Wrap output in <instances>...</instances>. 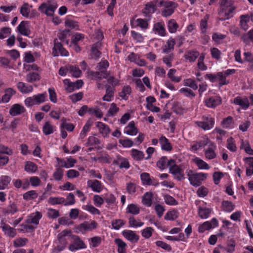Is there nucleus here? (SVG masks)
Listing matches in <instances>:
<instances>
[{"mask_svg":"<svg viewBox=\"0 0 253 253\" xmlns=\"http://www.w3.org/2000/svg\"><path fill=\"white\" fill-rule=\"evenodd\" d=\"M236 7L232 0H222L220 3V10L218 11L220 20L229 19L233 16Z\"/></svg>","mask_w":253,"mask_h":253,"instance_id":"f257e3e1","label":"nucleus"},{"mask_svg":"<svg viewBox=\"0 0 253 253\" xmlns=\"http://www.w3.org/2000/svg\"><path fill=\"white\" fill-rule=\"evenodd\" d=\"M57 3L54 0H49L42 3L38 8V10L47 16H52L57 7Z\"/></svg>","mask_w":253,"mask_h":253,"instance_id":"f03ea898","label":"nucleus"},{"mask_svg":"<svg viewBox=\"0 0 253 253\" xmlns=\"http://www.w3.org/2000/svg\"><path fill=\"white\" fill-rule=\"evenodd\" d=\"M169 172L174 176V178L181 181L184 178L183 169L180 166L176 165L175 161L171 159L168 162Z\"/></svg>","mask_w":253,"mask_h":253,"instance_id":"7ed1b4c3","label":"nucleus"},{"mask_svg":"<svg viewBox=\"0 0 253 253\" xmlns=\"http://www.w3.org/2000/svg\"><path fill=\"white\" fill-rule=\"evenodd\" d=\"M187 176L190 183L194 186H200L202 181L206 179L207 174L203 173H194L191 170H189L187 173Z\"/></svg>","mask_w":253,"mask_h":253,"instance_id":"20e7f679","label":"nucleus"},{"mask_svg":"<svg viewBox=\"0 0 253 253\" xmlns=\"http://www.w3.org/2000/svg\"><path fill=\"white\" fill-rule=\"evenodd\" d=\"M108 66L109 63L107 61H101L97 66V70H99L100 72H91L90 74L97 79L107 78L108 74L106 71V69Z\"/></svg>","mask_w":253,"mask_h":253,"instance_id":"39448f33","label":"nucleus"},{"mask_svg":"<svg viewBox=\"0 0 253 253\" xmlns=\"http://www.w3.org/2000/svg\"><path fill=\"white\" fill-rule=\"evenodd\" d=\"M159 4L160 6L164 7V9L162 11V16L166 17L170 16L177 6L176 3L171 1L162 0L160 1Z\"/></svg>","mask_w":253,"mask_h":253,"instance_id":"423d86ee","label":"nucleus"},{"mask_svg":"<svg viewBox=\"0 0 253 253\" xmlns=\"http://www.w3.org/2000/svg\"><path fill=\"white\" fill-rule=\"evenodd\" d=\"M71 233V231L65 230L58 234V239L59 242L60 243L61 245H58L57 247V248H55L53 250V253H57L58 252L62 251L65 249L67 244V242L66 241V239H65V237L66 236H68V235H70Z\"/></svg>","mask_w":253,"mask_h":253,"instance_id":"0eeeda50","label":"nucleus"},{"mask_svg":"<svg viewBox=\"0 0 253 253\" xmlns=\"http://www.w3.org/2000/svg\"><path fill=\"white\" fill-rule=\"evenodd\" d=\"M197 125L205 130H208L213 127L214 120L210 116H203V121L197 122Z\"/></svg>","mask_w":253,"mask_h":253,"instance_id":"6e6552de","label":"nucleus"},{"mask_svg":"<svg viewBox=\"0 0 253 253\" xmlns=\"http://www.w3.org/2000/svg\"><path fill=\"white\" fill-rule=\"evenodd\" d=\"M158 1V0H154V1L149 2L145 4L144 8L142 10V12L145 16H148L149 18H150L151 14L156 10V3Z\"/></svg>","mask_w":253,"mask_h":253,"instance_id":"1a4fd4ad","label":"nucleus"},{"mask_svg":"<svg viewBox=\"0 0 253 253\" xmlns=\"http://www.w3.org/2000/svg\"><path fill=\"white\" fill-rule=\"evenodd\" d=\"M74 239L73 243L71 244L69 247V249L71 251H74L79 249H84L86 248V246L84 242L81 240V239L77 236H73Z\"/></svg>","mask_w":253,"mask_h":253,"instance_id":"9d476101","label":"nucleus"},{"mask_svg":"<svg viewBox=\"0 0 253 253\" xmlns=\"http://www.w3.org/2000/svg\"><path fill=\"white\" fill-rule=\"evenodd\" d=\"M57 40H54V46L53 48V52L54 56H58L57 51H59L60 55L63 56H67L68 55V52L63 47L62 44L60 42H56Z\"/></svg>","mask_w":253,"mask_h":253,"instance_id":"9b49d317","label":"nucleus"},{"mask_svg":"<svg viewBox=\"0 0 253 253\" xmlns=\"http://www.w3.org/2000/svg\"><path fill=\"white\" fill-rule=\"evenodd\" d=\"M221 98L220 96H211L205 101L206 105L210 108H215L221 103Z\"/></svg>","mask_w":253,"mask_h":253,"instance_id":"f8f14e48","label":"nucleus"},{"mask_svg":"<svg viewBox=\"0 0 253 253\" xmlns=\"http://www.w3.org/2000/svg\"><path fill=\"white\" fill-rule=\"evenodd\" d=\"M0 227L4 232V234L7 236L11 238H13L15 236L16 234V230L10 227L8 224H6L3 221L0 222Z\"/></svg>","mask_w":253,"mask_h":253,"instance_id":"ddd939ff","label":"nucleus"},{"mask_svg":"<svg viewBox=\"0 0 253 253\" xmlns=\"http://www.w3.org/2000/svg\"><path fill=\"white\" fill-rule=\"evenodd\" d=\"M97 225V223L96 221L92 220L90 223L87 222H84V223L80 224L78 228L81 232L91 231L95 229Z\"/></svg>","mask_w":253,"mask_h":253,"instance_id":"4468645a","label":"nucleus"},{"mask_svg":"<svg viewBox=\"0 0 253 253\" xmlns=\"http://www.w3.org/2000/svg\"><path fill=\"white\" fill-rule=\"evenodd\" d=\"M123 235L128 240L132 243H136L139 240V237L135 232L130 230H125L122 232Z\"/></svg>","mask_w":253,"mask_h":253,"instance_id":"2eb2a0df","label":"nucleus"},{"mask_svg":"<svg viewBox=\"0 0 253 253\" xmlns=\"http://www.w3.org/2000/svg\"><path fill=\"white\" fill-rule=\"evenodd\" d=\"M88 187L91 188L94 192H100L103 188L101 183L96 180H89L87 182Z\"/></svg>","mask_w":253,"mask_h":253,"instance_id":"dca6fc26","label":"nucleus"},{"mask_svg":"<svg viewBox=\"0 0 253 253\" xmlns=\"http://www.w3.org/2000/svg\"><path fill=\"white\" fill-rule=\"evenodd\" d=\"M233 103L240 106L243 109H247L250 106V103L247 97L243 98L236 97L234 99Z\"/></svg>","mask_w":253,"mask_h":253,"instance_id":"f3484780","label":"nucleus"},{"mask_svg":"<svg viewBox=\"0 0 253 253\" xmlns=\"http://www.w3.org/2000/svg\"><path fill=\"white\" fill-rule=\"evenodd\" d=\"M215 148V145L214 144L211 143L209 145L208 148L205 150V155L207 159L211 160L216 157V155L214 152Z\"/></svg>","mask_w":253,"mask_h":253,"instance_id":"a211bd4d","label":"nucleus"},{"mask_svg":"<svg viewBox=\"0 0 253 253\" xmlns=\"http://www.w3.org/2000/svg\"><path fill=\"white\" fill-rule=\"evenodd\" d=\"M25 111L24 107L19 105V104H15L12 106L9 110V114L12 116H15L21 114Z\"/></svg>","mask_w":253,"mask_h":253,"instance_id":"6ab92c4d","label":"nucleus"},{"mask_svg":"<svg viewBox=\"0 0 253 253\" xmlns=\"http://www.w3.org/2000/svg\"><path fill=\"white\" fill-rule=\"evenodd\" d=\"M127 59L131 62H134L140 66H143L146 65V62L140 59L138 56L133 52H131L128 56Z\"/></svg>","mask_w":253,"mask_h":253,"instance_id":"aec40b11","label":"nucleus"},{"mask_svg":"<svg viewBox=\"0 0 253 253\" xmlns=\"http://www.w3.org/2000/svg\"><path fill=\"white\" fill-rule=\"evenodd\" d=\"M17 87L21 92L24 94L30 93L33 90V87L32 85H27L22 82H19L17 83Z\"/></svg>","mask_w":253,"mask_h":253,"instance_id":"412c9836","label":"nucleus"},{"mask_svg":"<svg viewBox=\"0 0 253 253\" xmlns=\"http://www.w3.org/2000/svg\"><path fill=\"white\" fill-rule=\"evenodd\" d=\"M18 32L22 35L28 36L30 34V30L28 28V23L27 21H22L17 27Z\"/></svg>","mask_w":253,"mask_h":253,"instance_id":"4be33fe9","label":"nucleus"},{"mask_svg":"<svg viewBox=\"0 0 253 253\" xmlns=\"http://www.w3.org/2000/svg\"><path fill=\"white\" fill-rule=\"evenodd\" d=\"M41 217V213L40 212L37 211L36 213L29 216L26 222L28 224H34L37 225L39 224V221Z\"/></svg>","mask_w":253,"mask_h":253,"instance_id":"5701e85b","label":"nucleus"},{"mask_svg":"<svg viewBox=\"0 0 253 253\" xmlns=\"http://www.w3.org/2000/svg\"><path fill=\"white\" fill-rule=\"evenodd\" d=\"M141 179L144 184L150 185H153L157 186L159 185L158 182H153L152 179L150 178L149 174L146 172L141 173L140 175Z\"/></svg>","mask_w":253,"mask_h":253,"instance_id":"b1692460","label":"nucleus"},{"mask_svg":"<svg viewBox=\"0 0 253 253\" xmlns=\"http://www.w3.org/2000/svg\"><path fill=\"white\" fill-rule=\"evenodd\" d=\"M16 93V91L13 88L9 87L5 89L4 94L1 97L2 102H8L11 96Z\"/></svg>","mask_w":253,"mask_h":253,"instance_id":"393cba45","label":"nucleus"},{"mask_svg":"<svg viewBox=\"0 0 253 253\" xmlns=\"http://www.w3.org/2000/svg\"><path fill=\"white\" fill-rule=\"evenodd\" d=\"M125 132L129 135H135L137 133L138 129L135 127V124L133 121H131L129 123L126 128Z\"/></svg>","mask_w":253,"mask_h":253,"instance_id":"a878e982","label":"nucleus"},{"mask_svg":"<svg viewBox=\"0 0 253 253\" xmlns=\"http://www.w3.org/2000/svg\"><path fill=\"white\" fill-rule=\"evenodd\" d=\"M55 130V126H53L49 121L45 122L42 127L43 133L45 135H49Z\"/></svg>","mask_w":253,"mask_h":253,"instance_id":"bb28decb","label":"nucleus"},{"mask_svg":"<svg viewBox=\"0 0 253 253\" xmlns=\"http://www.w3.org/2000/svg\"><path fill=\"white\" fill-rule=\"evenodd\" d=\"M16 204L14 202H10L6 208L3 209L2 211L5 214H14L18 211Z\"/></svg>","mask_w":253,"mask_h":253,"instance_id":"cd10ccee","label":"nucleus"},{"mask_svg":"<svg viewBox=\"0 0 253 253\" xmlns=\"http://www.w3.org/2000/svg\"><path fill=\"white\" fill-rule=\"evenodd\" d=\"M159 142L161 144L162 149L165 151H170L172 147L169 140L165 136H162L159 139Z\"/></svg>","mask_w":253,"mask_h":253,"instance_id":"c85d7f7f","label":"nucleus"},{"mask_svg":"<svg viewBox=\"0 0 253 253\" xmlns=\"http://www.w3.org/2000/svg\"><path fill=\"white\" fill-rule=\"evenodd\" d=\"M96 126L99 128V131L104 137L108 135L110 132L109 126L102 122H98Z\"/></svg>","mask_w":253,"mask_h":253,"instance_id":"c756f323","label":"nucleus"},{"mask_svg":"<svg viewBox=\"0 0 253 253\" xmlns=\"http://www.w3.org/2000/svg\"><path fill=\"white\" fill-rule=\"evenodd\" d=\"M199 53L196 51H188L185 52L184 58L189 62H194L198 57Z\"/></svg>","mask_w":253,"mask_h":253,"instance_id":"7c9ffc66","label":"nucleus"},{"mask_svg":"<svg viewBox=\"0 0 253 253\" xmlns=\"http://www.w3.org/2000/svg\"><path fill=\"white\" fill-rule=\"evenodd\" d=\"M24 169L27 172L34 173L37 170L38 166L34 163L28 161L25 163Z\"/></svg>","mask_w":253,"mask_h":253,"instance_id":"2f4dec72","label":"nucleus"},{"mask_svg":"<svg viewBox=\"0 0 253 253\" xmlns=\"http://www.w3.org/2000/svg\"><path fill=\"white\" fill-rule=\"evenodd\" d=\"M131 92V89L130 86H124L122 91L119 93V96L124 100H127L129 95Z\"/></svg>","mask_w":253,"mask_h":253,"instance_id":"473e14b6","label":"nucleus"},{"mask_svg":"<svg viewBox=\"0 0 253 253\" xmlns=\"http://www.w3.org/2000/svg\"><path fill=\"white\" fill-rule=\"evenodd\" d=\"M101 45L100 42H97L95 43L92 45L91 47V53L95 58H98L101 55V52L99 51Z\"/></svg>","mask_w":253,"mask_h":253,"instance_id":"72a5a7b5","label":"nucleus"},{"mask_svg":"<svg viewBox=\"0 0 253 253\" xmlns=\"http://www.w3.org/2000/svg\"><path fill=\"white\" fill-rule=\"evenodd\" d=\"M115 243L118 247V252L119 253H126V244L121 239L117 238L115 239Z\"/></svg>","mask_w":253,"mask_h":253,"instance_id":"f704fd0d","label":"nucleus"},{"mask_svg":"<svg viewBox=\"0 0 253 253\" xmlns=\"http://www.w3.org/2000/svg\"><path fill=\"white\" fill-rule=\"evenodd\" d=\"M175 44V40L173 39H170L167 42L166 44L163 48V51L164 53H168L173 49V46Z\"/></svg>","mask_w":253,"mask_h":253,"instance_id":"c9c22d12","label":"nucleus"},{"mask_svg":"<svg viewBox=\"0 0 253 253\" xmlns=\"http://www.w3.org/2000/svg\"><path fill=\"white\" fill-rule=\"evenodd\" d=\"M131 155L133 159L136 161L142 160L144 157L143 152L135 149L131 150Z\"/></svg>","mask_w":253,"mask_h":253,"instance_id":"e433bc0d","label":"nucleus"},{"mask_svg":"<svg viewBox=\"0 0 253 253\" xmlns=\"http://www.w3.org/2000/svg\"><path fill=\"white\" fill-rule=\"evenodd\" d=\"M183 85L184 86H188L193 90L197 89L198 86L196 81L191 78L186 79L183 80Z\"/></svg>","mask_w":253,"mask_h":253,"instance_id":"4c0bfd02","label":"nucleus"},{"mask_svg":"<svg viewBox=\"0 0 253 253\" xmlns=\"http://www.w3.org/2000/svg\"><path fill=\"white\" fill-rule=\"evenodd\" d=\"M11 177L4 175L0 178V190L4 189L9 184L11 181Z\"/></svg>","mask_w":253,"mask_h":253,"instance_id":"58836bf2","label":"nucleus"},{"mask_svg":"<svg viewBox=\"0 0 253 253\" xmlns=\"http://www.w3.org/2000/svg\"><path fill=\"white\" fill-rule=\"evenodd\" d=\"M153 29L157 32L158 34L162 36L165 35V29L164 24L162 23L158 22L154 24Z\"/></svg>","mask_w":253,"mask_h":253,"instance_id":"ea45409f","label":"nucleus"},{"mask_svg":"<svg viewBox=\"0 0 253 253\" xmlns=\"http://www.w3.org/2000/svg\"><path fill=\"white\" fill-rule=\"evenodd\" d=\"M223 210L227 212L232 211L235 208V205L230 201H223L222 202Z\"/></svg>","mask_w":253,"mask_h":253,"instance_id":"a19ab883","label":"nucleus"},{"mask_svg":"<svg viewBox=\"0 0 253 253\" xmlns=\"http://www.w3.org/2000/svg\"><path fill=\"white\" fill-rule=\"evenodd\" d=\"M34 100L36 104H40L44 102L47 97V94L46 92L43 93L38 94L34 95Z\"/></svg>","mask_w":253,"mask_h":253,"instance_id":"79ce46f5","label":"nucleus"},{"mask_svg":"<svg viewBox=\"0 0 253 253\" xmlns=\"http://www.w3.org/2000/svg\"><path fill=\"white\" fill-rule=\"evenodd\" d=\"M169 31L171 33L176 32L179 26L174 19H170L168 23Z\"/></svg>","mask_w":253,"mask_h":253,"instance_id":"37998d69","label":"nucleus"},{"mask_svg":"<svg viewBox=\"0 0 253 253\" xmlns=\"http://www.w3.org/2000/svg\"><path fill=\"white\" fill-rule=\"evenodd\" d=\"M179 92L185 96L190 98H193L196 96L195 93L191 89L187 87L180 88Z\"/></svg>","mask_w":253,"mask_h":253,"instance_id":"c03bdc74","label":"nucleus"},{"mask_svg":"<svg viewBox=\"0 0 253 253\" xmlns=\"http://www.w3.org/2000/svg\"><path fill=\"white\" fill-rule=\"evenodd\" d=\"M249 21V15H242L240 16V25L241 28L246 31L248 29L247 22Z\"/></svg>","mask_w":253,"mask_h":253,"instance_id":"a18cd8bd","label":"nucleus"},{"mask_svg":"<svg viewBox=\"0 0 253 253\" xmlns=\"http://www.w3.org/2000/svg\"><path fill=\"white\" fill-rule=\"evenodd\" d=\"M152 194L147 192L143 196L142 202L144 205L150 207L152 204Z\"/></svg>","mask_w":253,"mask_h":253,"instance_id":"49530a36","label":"nucleus"},{"mask_svg":"<svg viewBox=\"0 0 253 253\" xmlns=\"http://www.w3.org/2000/svg\"><path fill=\"white\" fill-rule=\"evenodd\" d=\"M194 162L200 169H210L209 165L199 158L195 159Z\"/></svg>","mask_w":253,"mask_h":253,"instance_id":"de8ad7c7","label":"nucleus"},{"mask_svg":"<svg viewBox=\"0 0 253 253\" xmlns=\"http://www.w3.org/2000/svg\"><path fill=\"white\" fill-rule=\"evenodd\" d=\"M114 91L112 87L110 86H107L106 90V94L103 97L102 99L104 101H110L111 100V98L113 96Z\"/></svg>","mask_w":253,"mask_h":253,"instance_id":"09e8293b","label":"nucleus"},{"mask_svg":"<svg viewBox=\"0 0 253 253\" xmlns=\"http://www.w3.org/2000/svg\"><path fill=\"white\" fill-rule=\"evenodd\" d=\"M139 208L133 204L128 205L126 208V212L132 214H137L139 213Z\"/></svg>","mask_w":253,"mask_h":253,"instance_id":"8fccbe9b","label":"nucleus"},{"mask_svg":"<svg viewBox=\"0 0 253 253\" xmlns=\"http://www.w3.org/2000/svg\"><path fill=\"white\" fill-rule=\"evenodd\" d=\"M69 73L71 74L72 76L79 78L80 77L82 72L80 69L76 66L69 65Z\"/></svg>","mask_w":253,"mask_h":253,"instance_id":"3c124183","label":"nucleus"},{"mask_svg":"<svg viewBox=\"0 0 253 253\" xmlns=\"http://www.w3.org/2000/svg\"><path fill=\"white\" fill-rule=\"evenodd\" d=\"M40 79V76L37 73H31L28 74L26 76V81L29 83H33Z\"/></svg>","mask_w":253,"mask_h":253,"instance_id":"603ef678","label":"nucleus"},{"mask_svg":"<svg viewBox=\"0 0 253 253\" xmlns=\"http://www.w3.org/2000/svg\"><path fill=\"white\" fill-rule=\"evenodd\" d=\"M211 211L208 208H202L199 207L198 209V213L200 217L202 218H207L210 214Z\"/></svg>","mask_w":253,"mask_h":253,"instance_id":"864d4df0","label":"nucleus"},{"mask_svg":"<svg viewBox=\"0 0 253 253\" xmlns=\"http://www.w3.org/2000/svg\"><path fill=\"white\" fill-rule=\"evenodd\" d=\"M38 194L34 190H31L27 192L23 195V198L26 200L34 199L38 197Z\"/></svg>","mask_w":253,"mask_h":253,"instance_id":"5fc2aeb1","label":"nucleus"},{"mask_svg":"<svg viewBox=\"0 0 253 253\" xmlns=\"http://www.w3.org/2000/svg\"><path fill=\"white\" fill-rule=\"evenodd\" d=\"M65 203V199L63 197H50L48 199V203L54 205L61 204Z\"/></svg>","mask_w":253,"mask_h":253,"instance_id":"6e6d98bb","label":"nucleus"},{"mask_svg":"<svg viewBox=\"0 0 253 253\" xmlns=\"http://www.w3.org/2000/svg\"><path fill=\"white\" fill-rule=\"evenodd\" d=\"M169 161L166 157H163L157 162V166L161 169H166L167 166L168 167Z\"/></svg>","mask_w":253,"mask_h":253,"instance_id":"4d7b16f0","label":"nucleus"},{"mask_svg":"<svg viewBox=\"0 0 253 253\" xmlns=\"http://www.w3.org/2000/svg\"><path fill=\"white\" fill-rule=\"evenodd\" d=\"M119 111V108L118 107L116 104L113 103L111 104L110 107L108 110L107 114L108 117L113 116Z\"/></svg>","mask_w":253,"mask_h":253,"instance_id":"13d9d810","label":"nucleus"},{"mask_svg":"<svg viewBox=\"0 0 253 253\" xmlns=\"http://www.w3.org/2000/svg\"><path fill=\"white\" fill-rule=\"evenodd\" d=\"M64 170L61 168H58L53 174L55 180L59 181L62 179L63 176Z\"/></svg>","mask_w":253,"mask_h":253,"instance_id":"bf43d9fd","label":"nucleus"},{"mask_svg":"<svg viewBox=\"0 0 253 253\" xmlns=\"http://www.w3.org/2000/svg\"><path fill=\"white\" fill-rule=\"evenodd\" d=\"M129 225L130 227H140L144 224L143 222L140 220H136L133 216H130L128 221Z\"/></svg>","mask_w":253,"mask_h":253,"instance_id":"052dcab7","label":"nucleus"},{"mask_svg":"<svg viewBox=\"0 0 253 253\" xmlns=\"http://www.w3.org/2000/svg\"><path fill=\"white\" fill-rule=\"evenodd\" d=\"M245 59L250 63L249 69L253 71V55L250 52H246L244 53Z\"/></svg>","mask_w":253,"mask_h":253,"instance_id":"680f3d73","label":"nucleus"},{"mask_svg":"<svg viewBox=\"0 0 253 253\" xmlns=\"http://www.w3.org/2000/svg\"><path fill=\"white\" fill-rule=\"evenodd\" d=\"M20 13L25 17H28L30 13V8L29 4L27 3H24L20 8Z\"/></svg>","mask_w":253,"mask_h":253,"instance_id":"e2e57ef3","label":"nucleus"},{"mask_svg":"<svg viewBox=\"0 0 253 253\" xmlns=\"http://www.w3.org/2000/svg\"><path fill=\"white\" fill-rule=\"evenodd\" d=\"M61 127L65 128L67 130L69 131H72L74 130L75 126L73 125V124L67 123L65 118H62L61 119Z\"/></svg>","mask_w":253,"mask_h":253,"instance_id":"0e129e2a","label":"nucleus"},{"mask_svg":"<svg viewBox=\"0 0 253 253\" xmlns=\"http://www.w3.org/2000/svg\"><path fill=\"white\" fill-rule=\"evenodd\" d=\"M176 73V70L174 69H171L169 70L168 76L170 79V80L174 82L178 83L181 80V78L179 77H176L174 76Z\"/></svg>","mask_w":253,"mask_h":253,"instance_id":"69168bd1","label":"nucleus"},{"mask_svg":"<svg viewBox=\"0 0 253 253\" xmlns=\"http://www.w3.org/2000/svg\"><path fill=\"white\" fill-rule=\"evenodd\" d=\"M178 217V212L176 211H169L165 216V219L166 220H173Z\"/></svg>","mask_w":253,"mask_h":253,"instance_id":"338daca9","label":"nucleus"},{"mask_svg":"<svg viewBox=\"0 0 253 253\" xmlns=\"http://www.w3.org/2000/svg\"><path fill=\"white\" fill-rule=\"evenodd\" d=\"M47 215L49 218L52 219L56 218L60 216L58 211L53 209L47 210Z\"/></svg>","mask_w":253,"mask_h":253,"instance_id":"774afa93","label":"nucleus"}]
</instances>
